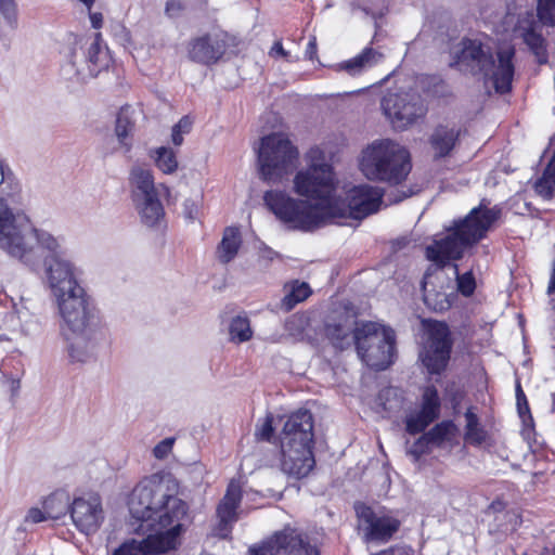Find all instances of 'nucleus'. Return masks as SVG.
Segmentation results:
<instances>
[{
    "mask_svg": "<svg viewBox=\"0 0 555 555\" xmlns=\"http://www.w3.org/2000/svg\"><path fill=\"white\" fill-rule=\"evenodd\" d=\"M310 165L294 177V191L307 201H298L282 191H268L266 206L275 217L293 229L310 231L336 218L363 219L376 212L382 201L377 188L369 184L353 186L346 198L337 195L332 166L319 150L311 151Z\"/></svg>",
    "mask_w": 555,
    "mask_h": 555,
    "instance_id": "1",
    "label": "nucleus"
},
{
    "mask_svg": "<svg viewBox=\"0 0 555 555\" xmlns=\"http://www.w3.org/2000/svg\"><path fill=\"white\" fill-rule=\"evenodd\" d=\"M131 530L141 540L124 542L114 555H159L173 550L189 520V506L170 492L167 481L153 476L139 482L128 502Z\"/></svg>",
    "mask_w": 555,
    "mask_h": 555,
    "instance_id": "2",
    "label": "nucleus"
},
{
    "mask_svg": "<svg viewBox=\"0 0 555 555\" xmlns=\"http://www.w3.org/2000/svg\"><path fill=\"white\" fill-rule=\"evenodd\" d=\"M0 248L35 270L44 257L46 283L55 301L85 291L78 283L77 268L63 257L59 238L35 228L28 219L14 215L0 197Z\"/></svg>",
    "mask_w": 555,
    "mask_h": 555,
    "instance_id": "3",
    "label": "nucleus"
},
{
    "mask_svg": "<svg viewBox=\"0 0 555 555\" xmlns=\"http://www.w3.org/2000/svg\"><path fill=\"white\" fill-rule=\"evenodd\" d=\"M62 318L61 333L72 362L85 363L93 359L106 340L94 306L86 291L55 301Z\"/></svg>",
    "mask_w": 555,
    "mask_h": 555,
    "instance_id": "4",
    "label": "nucleus"
},
{
    "mask_svg": "<svg viewBox=\"0 0 555 555\" xmlns=\"http://www.w3.org/2000/svg\"><path fill=\"white\" fill-rule=\"evenodd\" d=\"M501 210L489 208L485 201L462 220L454 222L452 231L440 241L427 246L426 257L439 267L448 260L462 258L464 251L482 240L492 224L496 221Z\"/></svg>",
    "mask_w": 555,
    "mask_h": 555,
    "instance_id": "5",
    "label": "nucleus"
},
{
    "mask_svg": "<svg viewBox=\"0 0 555 555\" xmlns=\"http://www.w3.org/2000/svg\"><path fill=\"white\" fill-rule=\"evenodd\" d=\"M514 49L507 47L500 49L494 56L490 47L481 41L463 39L454 52V64L460 70L482 74L492 81L496 92L505 93L511 90L514 77Z\"/></svg>",
    "mask_w": 555,
    "mask_h": 555,
    "instance_id": "6",
    "label": "nucleus"
},
{
    "mask_svg": "<svg viewBox=\"0 0 555 555\" xmlns=\"http://www.w3.org/2000/svg\"><path fill=\"white\" fill-rule=\"evenodd\" d=\"M360 168L370 180L399 184L411 170L410 154L391 140L375 141L363 151Z\"/></svg>",
    "mask_w": 555,
    "mask_h": 555,
    "instance_id": "7",
    "label": "nucleus"
},
{
    "mask_svg": "<svg viewBox=\"0 0 555 555\" xmlns=\"http://www.w3.org/2000/svg\"><path fill=\"white\" fill-rule=\"evenodd\" d=\"M298 151L284 133H271L260 141L258 166L260 178L268 183L281 182L296 168Z\"/></svg>",
    "mask_w": 555,
    "mask_h": 555,
    "instance_id": "8",
    "label": "nucleus"
},
{
    "mask_svg": "<svg viewBox=\"0 0 555 555\" xmlns=\"http://www.w3.org/2000/svg\"><path fill=\"white\" fill-rule=\"evenodd\" d=\"M354 345L362 362L376 371L392 363L395 333L391 328L376 322H362L354 331Z\"/></svg>",
    "mask_w": 555,
    "mask_h": 555,
    "instance_id": "9",
    "label": "nucleus"
},
{
    "mask_svg": "<svg viewBox=\"0 0 555 555\" xmlns=\"http://www.w3.org/2000/svg\"><path fill=\"white\" fill-rule=\"evenodd\" d=\"M68 59L64 72L68 78H76L79 81L96 77L109 63L108 51L100 33L92 38L75 39Z\"/></svg>",
    "mask_w": 555,
    "mask_h": 555,
    "instance_id": "10",
    "label": "nucleus"
},
{
    "mask_svg": "<svg viewBox=\"0 0 555 555\" xmlns=\"http://www.w3.org/2000/svg\"><path fill=\"white\" fill-rule=\"evenodd\" d=\"M425 340L420 353L422 363L430 374H440L450 360L452 340L446 323L425 321Z\"/></svg>",
    "mask_w": 555,
    "mask_h": 555,
    "instance_id": "11",
    "label": "nucleus"
},
{
    "mask_svg": "<svg viewBox=\"0 0 555 555\" xmlns=\"http://www.w3.org/2000/svg\"><path fill=\"white\" fill-rule=\"evenodd\" d=\"M382 108L397 129H405L427 112L423 99L415 92H388L382 99Z\"/></svg>",
    "mask_w": 555,
    "mask_h": 555,
    "instance_id": "12",
    "label": "nucleus"
},
{
    "mask_svg": "<svg viewBox=\"0 0 555 555\" xmlns=\"http://www.w3.org/2000/svg\"><path fill=\"white\" fill-rule=\"evenodd\" d=\"M63 506L69 509L77 530L87 535L95 533L105 520L102 499L95 492L83 493L75 498L70 505L65 503Z\"/></svg>",
    "mask_w": 555,
    "mask_h": 555,
    "instance_id": "13",
    "label": "nucleus"
},
{
    "mask_svg": "<svg viewBox=\"0 0 555 555\" xmlns=\"http://www.w3.org/2000/svg\"><path fill=\"white\" fill-rule=\"evenodd\" d=\"M249 555H319V552L297 529L286 527L260 546L251 547Z\"/></svg>",
    "mask_w": 555,
    "mask_h": 555,
    "instance_id": "14",
    "label": "nucleus"
},
{
    "mask_svg": "<svg viewBox=\"0 0 555 555\" xmlns=\"http://www.w3.org/2000/svg\"><path fill=\"white\" fill-rule=\"evenodd\" d=\"M360 526L369 541L386 542L400 527V521L391 516L376 513L365 504L356 505Z\"/></svg>",
    "mask_w": 555,
    "mask_h": 555,
    "instance_id": "15",
    "label": "nucleus"
},
{
    "mask_svg": "<svg viewBox=\"0 0 555 555\" xmlns=\"http://www.w3.org/2000/svg\"><path fill=\"white\" fill-rule=\"evenodd\" d=\"M186 50L192 62L202 65L215 64L227 51L225 35L222 33H206L193 37L188 42Z\"/></svg>",
    "mask_w": 555,
    "mask_h": 555,
    "instance_id": "16",
    "label": "nucleus"
},
{
    "mask_svg": "<svg viewBox=\"0 0 555 555\" xmlns=\"http://www.w3.org/2000/svg\"><path fill=\"white\" fill-rule=\"evenodd\" d=\"M313 416L310 411L299 409L292 413L283 426L281 447H313Z\"/></svg>",
    "mask_w": 555,
    "mask_h": 555,
    "instance_id": "17",
    "label": "nucleus"
},
{
    "mask_svg": "<svg viewBox=\"0 0 555 555\" xmlns=\"http://www.w3.org/2000/svg\"><path fill=\"white\" fill-rule=\"evenodd\" d=\"M241 500V486L235 481H231L227 488L225 494L217 506L216 516L218 522L212 528V535L221 539L229 537L234 522L238 520Z\"/></svg>",
    "mask_w": 555,
    "mask_h": 555,
    "instance_id": "18",
    "label": "nucleus"
},
{
    "mask_svg": "<svg viewBox=\"0 0 555 555\" xmlns=\"http://www.w3.org/2000/svg\"><path fill=\"white\" fill-rule=\"evenodd\" d=\"M440 399L434 386L425 388L422 408L418 412L410 414L405 420V429L411 435L425 430L439 416Z\"/></svg>",
    "mask_w": 555,
    "mask_h": 555,
    "instance_id": "19",
    "label": "nucleus"
},
{
    "mask_svg": "<svg viewBox=\"0 0 555 555\" xmlns=\"http://www.w3.org/2000/svg\"><path fill=\"white\" fill-rule=\"evenodd\" d=\"M281 453L282 470L296 479L308 476L314 467L312 447H281Z\"/></svg>",
    "mask_w": 555,
    "mask_h": 555,
    "instance_id": "20",
    "label": "nucleus"
},
{
    "mask_svg": "<svg viewBox=\"0 0 555 555\" xmlns=\"http://www.w3.org/2000/svg\"><path fill=\"white\" fill-rule=\"evenodd\" d=\"M359 325L354 317L345 313L328 321L324 334L335 349L345 350L354 344V331Z\"/></svg>",
    "mask_w": 555,
    "mask_h": 555,
    "instance_id": "21",
    "label": "nucleus"
},
{
    "mask_svg": "<svg viewBox=\"0 0 555 555\" xmlns=\"http://www.w3.org/2000/svg\"><path fill=\"white\" fill-rule=\"evenodd\" d=\"M129 186L132 202L159 195L162 190L168 192V188L165 184H155L151 169L140 165L131 168L129 173Z\"/></svg>",
    "mask_w": 555,
    "mask_h": 555,
    "instance_id": "22",
    "label": "nucleus"
},
{
    "mask_svg": "<svg viewBox=\"0 0 555 555\" xmlns=\"http://www.w3.org/2000/svg\"><path fill=\"white\" fill-rule=\"evenodd\" d=\"M383 60L384 54L380 51L369 47L357 56L337 64V69L346 72L350 76H356L372 68Z\"/></svg>",
    "mask_w": 555,
    "mask_h": 555,
    "instance_id": "23",
    "label": "nucleus"
},
{
    "mask_svg": "<svg viewBox=\"0 0 555 555\" xmlns=\"http://www.w3.org/2000/svg\"><path fill=\"white\" fill-rule=\"evenodd\" d=\"M134 109L129 106H122L116 118L115 124V135L118 141V149L124 153H128L131 150V134L134 130Z\"/></svg>",
    "mask_w": 555,
    "mask_h": 555,
    "instance_id": "24",
    "label": "nucleus"
},
{
    "mask_svg": "<svg viewBox=\"0 0 555 555\" xmlns=\"http://www.w3.org/2000/svg\"><path fill=\"white\" fill-rule=\"evenodd\" d=\"M17 4L15 0H0V41L9 47L17 28Z\"/></svg>",
    "mask_w": 555,
    "mask_h": 555,
    "instance_id": "25",
    "label": "nucleus"
},
{
    "mask_svg": "<svg viewBox=\"0 0 555 555\" xmlns=\"http://www.w3.org/2000/svg\"><path fill=\"white\" fill-rule=\"evenodd\" d=\"M133 204L142 223L146 227H157L165 217V210L159 201V195L133 201Z\"/></svg>",
    "mask_w": 555,
    "mask_h": 555,
    "instance_id": "26",
    "label": "nucleus"
},
{
    "mask_svg": "<svg viewBox=\"0 0 555 555\" xmlns=\"http://www.w3.org/2000/svg\"><path fill=\"white\" fill-rule=\"evenodd\" d=\"M459 130L447 126L437 127L430 135V145L435 152V157H446L453 150L459 139Z\"/></svg>",
    "mask_w": 555,
    "mask_h": 555,
    "instance_id": "27",
    "label": "nucleus"
},
{
    "mask_svg": "<svg viewBox=\"0 0 555 555\" xmlns=\"http://www.w3.org/2000/svg\"><path fill=\"white\" fill-rule=\"evenodd\" d=\"M242 245V236L238 228L228 227L223 231L222 240L217 247V258L221 263L232 261Z\"/></svg>",
    "mask_w": 555,
    "mask_h": 555,
    "instance_id": "28",
    "label": "nucleus"
},
{
    "mask_svg": "<svg viewBox=\"0 0 555 555\" xmlns=\"http://www.w3.org/2000/svg\"><path fill=\"white\" fill-rule=\"evenodd\" d=\"M537 23L534 20L526 18L519 22L516 27V33L522 38L524 42L537 54L540 55L543 52L544 39L535 29Z\"/></svg>",
    "mask_w": 555,
    "mask_h": 555,
    "instance_id": "29",
    "label": "nucleus"
},
{
    "mask_svg": "<svg viewBox=\"0 0 555 555\" xmlns=\"http://www.w3.org/2000/svg\"><path fill=\"white\" fill-rule=\"evenodd\" d=\"M465 441L472 446H481L487 439L486 429L479 424L478 416L468 409L465 413Z\"/></svg>",
    "mask_w": 555,
    "mask_h": 555,
    "instance_id": "30",
    "label": "nucleus"
},
{
    "mask_svg": "<svg viewBox=\"0 0 555 555\" xmlns=\"http://www.w3.org/2000/svg\"><path fill=\"white\" fill-rule=\"evenodd\" d=\"M228 331L230 341L234 344L248 341L253 337V330L250 327L249 319L243 314H238L231 319Z\"/></svg>",
    "mask_w": 555,
    "mask_h": 555,
    "instance_id": "31",
    "label": "nucleus"
},
{
    "mask_svg": "<svg viewBox=\"0 0 555 555\" xmlns=\"http://www.w3.org/2000/svg\"><path fill=\"white\" fill-rule=\"evenodd\" d=\"M57 502H61L57 495L48 498L43 504L44 512L36 507L30 508L26 515V521L38 524L46 520L47 518H60V516L66 512V506H63L59 512H54L53 506Z\"/></svg>",
    "mask_w": 555,
    "mask_h": 555,
    "instance_id": "32",
    "label": "nucleus"
},
{
    "mask_svg": "<svg viewBox=\"0 0 555 555\" xmlns=\"http://www.w3.org/2000/svg\"><path fill=\"white\" fill-rule=\"evenodd\" d=\"M456 433V427L452 422H441L434 426L426 435L434 447H443L450 442Z\"/></svg>",
    "mask_w": 555,
    "mask_h": 555,
    "instance_id": "33",
    "label": "nucleus"
},
{
    "mask_svg": "<svg viewBox=\"0 0 555 555\" xmlns=\"http://www.w3.org/2000/svg\"><path fill=\"white\" fill-rule=\"evenodd\" d=\"M152 157H154L157 168L166 175L173 173L178 168L176 153L169 147L160 146L156 149Z\"/></svg>",
    "mask_w": 555,
    "mask_h": 555,
    "instance_id": "34",
    "label": "nucleus"
},
{
    "mask_svg": "<svg viewBox=\"0 0 555 555\" xmlns=\"http://www.w3.org/2000/svg\"><path fill=\"white\" fill-rule=\"evenodd\" d=\"M311 294V289L309 285L305 282L298 283L296 282L288 294H286L282 300V307L289 311L292 310L298 302L304 301Z\"/></svg>",
    "mask_w": 555,
    "mask_h": 555,
    "instance_id": "35",
    "label": "nucleus"
},
{
    "mask_svg": "<svg viewBox=\"0 0 555 555\" xmlns=\"http://www.w3.org/2000/svg\"><path fill=\"white\" fill-rule=\"evenodd\" d=\"M535 192L545 199H550L553 196L555 189V177L548 175V168L546 167L543 176L534 184Z\"/></svg>",
    "mask_w": 555,
    "mask_h": 555,
    "instance_id": "36",
    "label": "nucleus"
},
{
    "mask_svg": "<svg viewBox=\"0 0 555 555\" xmlns=\"http://www.w3.org/2000/svg\"><path fill=\"white\" fill-rule=\"evenodd\" d=\"M453 269L456 273V282H457V289L463 296H470L475 288H476V281L473 275V273L466 272L464 274H459L457 272V264H453Z\"/></svg>",
    "mask_w": 555,
    "mask_h": 555,
    "instance_id": "37",
    "label": "nucleus"
},
{
    "mask_svg": "<svg viewBox=\"0 0 555 555\" xmlns=\"http://www.w3.org/2000/svg\"><path fill=\"white\" fill-rule=\"evenodd\" d=\"M538 16L543 24L554 26L555 25V0H539Z\"/></svg>",
    "mask_w": 555,
    "mask_h": 555,
    "instance_id": "38",
    "label": "nucleus"
},
{
    "mask_svg": "<svg viewBox=\"0 0 555 555\" xmlns=\"http://www.w3.org/2000/svg\"><path fill=\"white\" fill-rule=\"evenodd\" d=\"M430 447L428 436L424 434L408 448L406 453L417 462L424 454L429 453Z\"/></svg>",
    "mask_w": 555,
    "mask_h": 555,
    "instance_id": "39",
    "label": "nucleus"
},
{
    "mask_svg": "<svg viewBox=\"0 0 555 555\" xmlns=\"http://www.w3.org/2000/svg\"><path fill=\"white\" fill-rule=\"evenodd\" d=\"M201 203L202 198L199 195L186 198L183 202L182 215L189 222H193L198 218L201 211Z\"/></svg>",
    "mask_w": 555,
    "mask_h": 555,
    "instance_id": "40",
    "label": "nucleus"
},
{
    "mask_svg": "<svg viewBox=\"0 0 555 555\" xmlns=\"http://www.w3.org/2000/svg\"><path fill=\"white\" fill-rule=\"evenodd\" d=\"M186 5L183 0H168L165 4V15L169 18H178L184 12Z\"/></svg>",
    "mask_w": 555,
    "mask_h": 555,
    "instance_id": "41",
    "label": "nucleus"
},
{
    "mask_svg": "<svg viewBox=\"0 0 555 555\" xmlns=\"http://www.w3.org/2000/svg\"><path fill=\"white\" fill-rule=\"evenodd\" d=\"M175 438H165L153 449V455L158 460L166 459L172 450Z\"/></svg>",
    "mask_w": 555,
    "mask_h": 555,
    "instance_id": "42",
    "label": "nucleus"
},
{
    "mask_svg": "<svg viewBox=\"0 0 555 555\" xmlns=\"http://www.w3.org/2000/svg\"><path fill=\"white\" fill-rule=\"evenodd\" d=\"M306 321L302 317L293 315L287 322H286V330L288 333L294 336L295 338H298L301 336L304 328H305Z\"/></svg>",
    "mask_w": 555,
    "mask_h": 555,
    "instance_id": "43",
    "label": "nucleus"
},
{
    "mask_svg": "<svg viewBox=\"0 0 555 555\" xmlns=\"http://www.w3.org/2000/svg\"><path fill=\"white\" fill-rule=\"evenodd\" d=\"M273 417L272 415H267L262 422V424L258 427L256 431V437L261 440L269 441L273 435Z\"/></svg>",
    "mask_w": 555,
    "mask_h": 555,
    "instance_id": "44",
    "label": "nucleus"
},
{
    "mask_svg": "<svg viewBox=\"0 0 555 555\" xmlns=\"http://www.w3.org/2000/svg\"><path fill=\"white\" fill-rule=\"evenodd\" d=\"M192 127V121L189 117H182L178 124L173 126V129L181 131V133H189Z\"/></svg>",
    "mask_w": 555,
    "mask_h": 555,
    "instance_id": "45",
    "label": "nucleus"
},
{
    "mask_svg": "<svg viewBox=\"0 0 555 555\" xmlns=\"http://www.w3.org/2000/svg\"><path fill=\"white\" fill-rule=\"evenodd\" d=\"M269 54L272 57H278V56L287 57L288 56V52L284 50L281 41L274 42Z\"/></svg>",
    "mask_w": 555,
    "mask_h": 555,
    "instance_id": "46",
    "label": "nucleus"
},
{
    "mask_svg": "<svg viewBox=\"0 0 555 555\" xmlns=\"http://www.w3.org/2000/svg\"><path fill=\"white\" fill-rule=\"evenodd\" d=\"M89 17L90 22L93 28L99 29L103 25V15L99 12H91V9L89 10Z\"/></svg>",
    "mask_w": 555,
    "mask_h": 555,
    "instance_id": "47",
    "label": "nucleus"
},
{
    "mask_svg": "<svg viewBox=\"0 0 555 555\" xmlns=\"http://www.w3.org/2000/svg\"><path fill=\"white\" fill-rule=\"evenodd\" d=\"M315 55H317V41H315V38L313 37L308 42V46H307V49H306V56L309 60H314Z\"/></svg>",
    "mask_w": 555,
    "mask_h": 555,
    "instance_id": "48",
    "label": "nucleus"
},
{
    "mask_svg": "<svg viewBox=\"0 0 555 555\" xmlns=\"http://www.w3.org/2000/svg\"><path fill=\"white\" fill-rule=\"evenodd\" d=\"M516 397H517L518 410H519V413L521 414L522 413L521 401H524L526 409H528V405H527L525 393L521 390L520 384H517Z\"/></svg>",
    "mask_w": 555,
    "mask_h": 555,
    "instance_id": "49",
    "label": "nucleus"
},
{
    "mask_svg": "<svg viewBox=\"0 0 555 555\" xmlns=\"http://www.w3.org/2000/svg\"><path fill=\"white\" fill-rule=\"evenodd\" d=\"M171 140L176 146H180L183 143V133L172 128Z\"/></svg>",
    "mask_w": 555,
    "mask_h": 555,
    "instance_id": "50",
    "label": "nucleus"
},
{
    "mask_svg": "<svg viewBox=\"0 0 555 555\" xmlns=\"http://www.w3.org/2000/svg\"><path fill=\"white\" fill-rule=\"evenodd\" d=\"M436 297L442 298V300L440 301V304L438 306L435 305V309L443 310L450 306L449 301L447 300L446 294H437Z\"/></svg>",
    "mask_w": 555,
    "mask_h": 555,
    "instance_id": "51",
    "label": "nucleus"
},
{
    "mask_svg": "<svg viewBox=\"0 0 555 555\" xmlns=\"http://www.w3.org/2000/svg\"><path fill=\"white\" fill-rule=\"evenodd\" d=\"M396 552L397 551L395 548H388V550L380 551L379 553H376L375 555H404L403 553L396 554Z\"/></svg>",
    "mask_w": 555,
    "mask_h": 555,
    "instance_id": "52",
    "label": "nucleus"
},
{
    "mask_svg": "<svg viewBox=\"0 0 555 555\" xmlns=\"http://www.w3.org/2000/svg\"><path fill=\"white\" fill-rule=\"evenodd\" d=\"M78 1L80 3H82L83 5H86L88 10H90L95 2V0H78Z\"/></svg>",
    "mask_w": 555,
    "mask_h": 555,
    "instance_id": "53",
    "label": "nucleus"
},
{
    "mask_svg": "<svg viewBox=\"0 0 555 555\" xmlns=\"http://www.w3.org/2000/svg\"><path fill=\"white\" fill-rule=\"evenodd\" d=\"M424 298H425V301H426L428 305H430V298H433V296H431L429 293H425Z\"/></svg>",
    "mask_w": 555,
    "mask_h": 555,
    "instance_id": "54",
    "label": "nucleus"
}]
</instances>
